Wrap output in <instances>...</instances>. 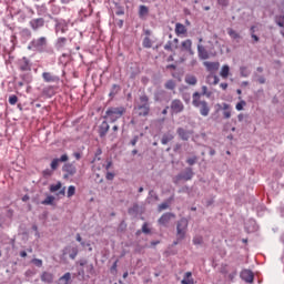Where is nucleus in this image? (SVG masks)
<instances>
[{
  "label": "nucleus",
  "instance_id": "f257e3e1",
  "mask_svg": "<svg viewBox=\"0 0 284 284\" xmlns=\"http://www.w3.org/2000/svg\"><path fill=\"white\" fill-rule=\"evenodd\" d=\"M28 50L39 54H54V49L48 44V38L43 36L32 39L28 44Z\"/></svg>",
  "mask_w": 284,
  "mask_h": 284
},
{
  "label": "nucleus",
  "instance_id": "f03ea898",
  "mask_svg": "<svg viewBox=\"0 0 284 284\" xmlns=\"http://www.w3.org/2000/svg\"><path fill=\"white\" fill-rule=\"evenodd\" d=\"M192 105L200 110L201 116H210V103L201 99V92L195 91L192 95Z\"/></svg>",
  "mask_w": 284,
  "mask_h": 284
},
{
  "label": "nucleus",
  "instance_id": "7ed1b4c3",
  "mask_svg": "<svg viewBox=\"0 0 284 284\" xmlns=\"http://www.w3.org/2000/svg\"><path fill=\"white\" fill-rule=\"evenodd\" d=\"M123 114H125L124 106H110L105 111L104 119H108L111 123H115V121H119Z\"/></svg>",
  "mask_w": 284,
  "mask_h": 284
},
{
  "label": "nucleus",
  "instance_id": "20e7f679",
  "mask_svg": "<svg viewBox=\"0 0 284 284\" xmlns=\"http://www.w3.org/2000/svg\"><path fill=\"white\" fill-rule=\"evenodd\" d=\"M187 225H190V221L186 217H182L176 223V241H183L185 235L187 234Z\"/></svg>",
  "mask_w": 284,
  "mask_h": 284
},
{
  "label": "nucleus",
  "instance_id": "39448f33",
  "mask_svg": "<svg viewBox=\"0 0 284 284\" xmlns=\"http://www.w3.org/2000/svg\"><path fill=\"white\" fill-rule=\"evenodd\" d=\"M62 254L60 255L61 261H67L68 256L71 261H74L79 256V246L67 245L62 248Z\"/></svg>",
  "mask_w": 284,
  "mask_h": 284
},
{
  "label": "nucleus",
  "instance_id": "423d86ee",
  "mask_svg": "<svg viewBox=\"0 0 284 284\" xmlns=\"http://www.w3.org/2000/svg\"><path fill=\"white\" fill-rule=\"evenodd\" d=\"M192 179H194V170L189 166L173 178V183L179 184L181 181H192Z\"/></svg>",
  "mask_w": 284,
  "mask_h": 284
},
{
  "label": "nucleus",
  "instance_id": "0eeeda50",
  "mask_svg": "<svg viewBox=\"0 0 284 284\" xmlns=\"http://www.w3.org/2000/svg\"><path fill=\"white\" fill-rule=\"evenodd\" d=\"M54 32L55 34H65L70 30V23L64 19H54Z\"/></svg>",
  "mask_w": 284,
  "mask_h": 284
},
{
  "label": "nucleus",
  "instance_id": "6e6552de",
  "mask_svg": "<svg viewBox=\"0 0 284 284\" xmlns=\"http://www.w3.org/2000/svg\"><path fill=\"white\" fill-rule=\"evenodd\" d=\"M170 110L172 114H181V112L185 110V105L183 104V101H181L180 99H174L173 101H171Z\"/></svg>",
  "mask_w": 284,
  "mask_h": 284
},
{
  "label": "nucleus",
  "instance_id": "1a4fd4ad",
  "mask_svg": "<svg viewBox=\"0 0 284 284\" xmlns=\"http://www.w3.org/2000/svg\"><path fill=\"white\" fill-rule=\"evenodd\" d=\"M45 26V19L43 18H33L29 21V27L31 28V30H33V32H39V30H41V28H44Z\"/></svg>",
  "mask_w": 284,
  "mask_h": 284
},
{
  "label": "nucleus",
  "instance_id": "9d476101",
  "mask_svg": "<svg viewBox=\"0 0 284 284\" xmlns=\"http://www.w3.org/2000/svg\"><path fill=\"white\" fill-rule=\"evenodd\" d=\"M176 134L181 141H190L191 136L194 134V130H187L180 126L176 129Z\"/></svg>",
  "mask_w": 284,
  "mask_h": 284
},
{
  "label": "nucleus",
  "instance_id": "9b49d317",
  "mask_svg": "<svg viewBox=\"0 0 284 284\" xmlns=\"http://www.w3.org/2000/svg\"><path fill=\"white\" fill-rule=\"evenodd\" d=\"M18 65L21 72H32V62H30V59H28L27 57L20 59Z\"/></svg>",
  "mask_w": 284,
  "mask_h": 284
},
{
  "label": "nucleus",
  "instance_id": "f8f14e48",
  "mask_svg": "<svg viewBox=\"0 0 284 284\" xmlns=\"http://www.w3.org/2000/svg\"><path fill=\"white\" fill-rule=\"evenodd\" d=\"M172 219H176V215L174 213H164L159 220L158 223L159 225H162L163 227H168V225H170V221H172Z\"/></svg>",
  "mask_w": 284,
  "mask_h": 284
},
{
  "label": "nucleus",
  "instance_id": "ddd939ff",
  "mask_svg": "<svg viewBox=\"0 0 284 284\" xmlns=\"http://www.w3.org/2000/svg\"><path fill=\"white\" fill-rule=\"evenodd\" d=\"M62 172H65L64 179H68V176H74V174H77V166L74 163H65L62 166Z\"/></svg>",
  "mask_w": 284,
  "mask_h": 284
},
{
  "label": "nucleus",
  "instance_id": "4468645a",
  "mask_svg": "<svg viewBox=\"0 0 284 284\" xmlns=\"http://www.w3.org/2000/svg\"><path fill=\"white\" fill-rule=\"evenodd\" d=\"M154 101L158 103H163V101H170V98L168 97V91L161 89L155 91L154 93Z\"/></svg>",
  "mask_w": 284,
  "mask_h": 284
},
{
  "label": "nucleus",
  "instance_id": "2eb2a0df",
  "mask_svg": "<svg viewBox=\"0 0 284 284\" xmlns=\"http://www.w3.org/2000/svg\"><path fill=\"white\" fill-rule=\"evenodd\" d=\"M69 159H70V158L68 156V154L61 155L60 159H59V158L53 159V160L51 161V164H50L51 170H52L53 172H54L55 170H59V163H65V162L69 161Z\"/></svg>",
  "mask_w": 284,
  "mask_h": 284
},
{
  "label": "nucleus",
  "instance_id": "dca6fc26",
  "mask_svg": "<svg viewBox=\"0 0 284 284\" xmlns=\"http://www.w3.org/2000/svg\"><path fill=\"white\" fill-rule=\"evenodd\" d=\"M240 276L242 281H245V283H254V273L250 270H243L240 273Z\"/></svg>",
  "mask_w": 284,
  "mask_h": 284
},
{
  "label": "nucleus",
  "instance_id": "f3484780",
  "mask_svg": "<svg viewBox=\"0 0 284 284\" xmlns=\"http://www.w3.org/2000/svg\"><path fill=\"white\" fill-rule=\"evenodd\" d=\"M42 79L45 83H59V77L54 75L52 72H43Z\"/></svg>",
  "mask_w": 284,
  "mask_h": 284
},
{
  "label": "nucleus",
  "instance_id": "a211bd4d",
  "mask_svg": "<svg viewBox=\"0 0 284 284\" xmlns=\"http://www.w3.org/2000/svg\"><path fill=\"white\" fill-rule=\"evenodd\" d=\"M42 283L52 284L54 283V274L48 271L42 272L40 275Z\"/></svg>",
  "mask_w": 284,
  "mask_h": 284
},
{
  "label": "nucleus",
  "instance_id": "6ab92c4d",
  "mask_svg": "<svg viewBox=\"0 0 284 284\" xmlns=\"http://www.w3.org/2000/svg\"><path fill=\"white\" fill-rule=\"evenodd\" d=\"M134 112L138 114V116H148V114H150V106H141L135 104Z\"/></svg>",
  "mask_w": 284,
  "mask_h": 284
},
{
  "label": "nucleus",
  "instance_id": "aec40b11",
  "mask_svg": "<svg viewBox=\"0 0 284 284\" xmlns=\"http://www.w3.org/2000/svg\"><path fill=\"white\" fill-rule=\"evenodd\" d=\"M68 45V38L65 37H59L55 40L54 47L58 50H65V47Z\"/></svg>",
  "mask_w": 284,
  "mask_h": 284
},
{
  "label": "nucleus",
  "instance_id": "412c9836",
  "mask_svg": "<svg viewBox=\"0 0 284 284\" xmlns=\"http://www.w3.org/2000/svg\"><path fill=\"white\" fill-rule=\"evenodd\" d=\"M197 54L202 61H205L210 59V53L207 52V49L203 44L197 45Z\"/></svg>",
  "mask_w": 284,
  "mask_h": 284
},
{
  "label": "nucleus",
  "instance_id": "4be33fe9",
  "mask_svg": "<svg viewBox=\"0 0 284 284\" xmlns=\"http://www.w3.org/2000/svg\"><path fill=\"white\" fill-rule=\"evenodd\" d=\"M108 132H110V124H108V121H103L99 126V136L103 139Z\"/></svg>",
  "mask_w": 284,
  "mask_h": 284
},
{
  "label": "nucleus",
  "instance_id": "5701e85b",
  "mask_svg": "<svg viewBox=\"0 0 284 284\" xmlns=\"http://www.w3.org/2000/svg\"><path fill=\"white\" fill-rule=\"evenodd\" d=\"M136 105H140L142 108H150V97L148 94L143 93L139 97V103Z\"/></svg>",
  "mask_w": 284,
  "mask_h": 284
},
{
  "label": "nucleus",
  "instance_id": "b1692460",
  "mask_svg": "<svg viewBox=\"0 0 284 284\" xmlns=\"http://www.w3.org/2000/svg\"><path fill=\"white\" fill-rule=\"evenodd\" d=\"M182 50L184 52H189V54L193 55L194 54V50H192V41L190 39L184 40L182 43Z\"/></svg>",
  "mask_w": 284,
  "mask_h": 284
},
{
  "label": "nucleus",
  "instance_id": "393cba45",
  "mask_svg": "<svg viewBox=\"0 0 284 284\" xmlns=\"http://www.w3.org/2000/svg\"><path fill=\"white\" fill-rule=\"evenodd\" d=\"M175 34H176V37H181V36L187 34V28L184 27L183 23L178 22V23L175 24Z\"/></svg>",
  "mask_w": 284,
  "mask_h": 284
},
{
  "label": "nucleus",
  "instance_id": "a878e982",
  "mask_svg": "<svg viewBox=\"0 0 284 284\" xmlns=\"http://www.w3.org/2000/svg\"><path fill=\"white\" fill-rule=\"evenodd\" d=\"M150 14V8L145 4H141L139 7V17L140 19H148V16Z\"/></svg>",
  "mask_w": 284,
  "mask_h": 284
},
{
  "label": "nucleus",
  "instance_id": "bb28decb",
  "mask_svg": "<svg viewBox=\"0 0 284 284\" xmlns=\"http://www.w3.org/2000/svg\"><path fill=\"white\" fill-rule=\"evenodd\" d=\"M170 141H174V134L171 131H168L162 135L161 143L162 145H168Z\"/></svg>",
  "mask_w": 284,
  "mask_h": 284
},
{
  "label": "nucleus",
  "instance_id": "cd10ccee",
  "mask_svg": "<svg viewBox=\"0 0 284 284\" xmlns=\"http://www.w3.org/2000/svg\"><path fill=\"white\" fill-rule=\"evenodd\" d=\"M204 65L206 67V69L210 72H216V70H219V68H221V64L219 62H204Z\"/></svg>",
  "mask_w": 284,
  "mask_h": 284
},
{
  "label": "nucleus",
  "instance_id": "c85d7f7f",
  "mask_svg": "<svg viewBox=\"0 0 284 284\" xmlns=\"http://www.w3.org/2000/svg\"><path fill=\"white\" fill-rule=\"evenodd\" d=\"M72 280V274L70 272L62 275L57 284H70V281Z\"/></svg>",
  "mask_w": 284,
  "mask_h": 284
},
{
  "label": "nucleus",
  "instance_id": "c756f323",
  "mask_svg": "<svg viewBox=\"0 0 284 284\" xmlns=\"http://www.w3.org/2000/svg\"><path fill=\"white\" fill-rule=\"evenodd\" d=\"M172 201H174V197H169L165 202L161 203L158 206V212H163V210H168L172 204Z\"/></svg>",
  "mask_w": 284,
  "mask_h": 284
},
{
  "label": "nucleus",
  "instance_id": "7c9ffc66",
  "mask_svg": "<svg viewBox=\"0 0 284 284\" xmlns=\"http://www.w3.org/2000/svg\"><path fill=\"white\" fill-rule=\"evenodd\" d=\"M220 81L221 79H219L217 75L210 74L206 77V83H209V85H219Z\"/></svg>",
  "mask_w": 284,
  "mask_h": 284
},
{
  "label": "nucleus",
  "instance_id": "2f4dec72",
  "mask_svg": "<svg viewBox=\"0 0 284 284\" xmlns=\"http://www.w3.org/2000/svg\"><path fill=\"white\" fill-rule=\"evenodd\" d=\"M181 284H194V278L192 277V272H186L184 274V277L181 281Z\"/></svg>",
  "mask_w": 284,
  "mask_h": 284
},
{
  "label": "nucleus",
  "instance_id": "473e14b6",
  "mask_svg": "<svg viewBox=\"0 0 284 284\" xmlns=\"http://www.w3.org/2000/svg\"><path fill=\"white\" fill-rule=\"evenodd\" d=\"M185 83H187V85H196V83H199V80L196 79L195 75L187 74L185 77Z\"/></svg>",
  "mask_w": 284,
  "mask_h": 284
},
{
  "label": "nucleus",
  "instance_id": "72a5a7b5",
  "mask_svg": "<svg viewBox=\"0 0 284 284\" xmlns=\"http://www.w3.org/2000/svg\"><path fill=\"white\" fill-rule=\"evenodd\" d=\"M20 36L22 37V39H32V31L28 28H23L20 31Z\"/></svg>",
  "mask_w": 284,
  "mask_h": 284
},
{
  "label": "nucleus",
  "instance_id": "f704fd0d",
  "mask_svg": "<svg viewBox=\"0 0 284 284\" xmlns=\"http://www.w3.org/2000/svg\"><path fill=\"white\" fill-rule=\"evenodd\" d=\"M240 74L241 77H243L244 79H247V77H250L252 74V71L250 70V68L247 67H241L240 68Z\"/></svg>",
  "mask_w": 284,
  "mask_h": 284
},
{
  "label": "nucleus",
  "instance_id": "c9c22d12",
  "mask_svg": "<svg viewBox=\"0 0 284 284\" xmlns=\"http://www.w3.org/2000/svg\"><path fill=\"white\" fill-rule=\"evenodd\" d=\"M119 92H121V85L113 84L109 93V97H111V99H114V95L118 94Z\"/></svg>",
  "mask_w": 284,
  "mask_h": 284
},
{
  "label": "nucleus",
  "instance_id": "e433bc0d",
  "mask_svg": "<svg viewBox=\"0 0 284 284\" xmlns=\"http://www.w3.org/2000/svg\"><path fill=\"white\" fill-rule=\"evenodd\" d=\"M220 74L222 79H227L230 77V65H223Z\"/></svg>",
  "mask_w": 284,
  "mask_h": 284
},
{
  "label": "nucleus",
  "instance_id": "4c0bfd02",
  "mask_svg": "<svg viewBox=\"0 0 284 284\" xmlns=\"http://www.w3.org/2000/svg\"><path fill=\"white\" fill-rule=\"evenodd\" d=\"M41 205H54V195H48L42 202Z\"/></svg>",
  "mask_w": 284,
  "mask_h": 284
},
{
  "label": "nucleus",
  "instance_id": "58836bf2",
  "mask_svg": "<svg viewBox=\"0 0 284 284\" xmlns=\"http://www.w3.org/2000/svg\"><path fill=\"white\" fill-rule=\"evenodd\" d=\"M50 12L51 14H53L54 17H57V14H61V7L52 3L51 8H50Z\"/></svg>",
  "mask_w": 284,
  "mask_h": 284
},
{
  "label": "nucleus",
  "instance_id": "ea45409f",
  "mask_svg": "<svg viewBox=\"0 0 284 284\" xmlns=\"http://www.w3.org/2000/svg\"><path fill=\"white\" fill-rule=\"evenodd\" d=\"M253 81H256L257 83H260L261 85L265 84V77L263 75H258L257 73L253 74Z\"/></svg>",
  "mask_w": 284,
  "mask_h": 284
},
{
  "label": "nucleus",
  "instance_id": "a19ab883",
  "mask_svg": "<svg viewBox=\"0 0 284 284\" xmlns=\"http://www.w3.org/2000/svg\"><path fill=\"white\" fill-rule=\"evenodd\" d=\"M20 79H22L24 83H32V73L20 74Z\"/></svg>",
  "mask_w": 284,
  "mask_h": 284
},
{
  "label": "nucleus",
  "instance_id": "79ce46f5",
  "mask_svg": "<svg viewBox=\"0 0 284 284\" xmlns=\"http://www.w3.org/2000/svg\"><path fill=\"white\" fill-rule=\"evenodd\" d=\"M164 88L166 90H174L176 88V82H174V80H168L165 83H164Z\"/></svg>",
  "mask_w": 284,
  "mask_h": 284
},
{
  "label": "nucleus",
  "instance_id": "37998d69",
  "mask_svg": "<svg viewBox=\"0 0 284 284\" xmlns=\"http://www.w3.org/2000/svg\"><path fill=\"white\" fill-rule=\"evenodd\" d=\"M227 34L231 37V39H241V34H239V32L234 31L232 28L227 29Z\"/></svg>",
  "mask_w": 284,
  "mask_h": 284
},
{
  "label": "nucleus",
  "instance_id": "c03bdc74",
  "mask_svg": "<svg viewBox=\"0 0 284 284\" xmlns=\"http://www.w3.org/2000/svg\"><path fill=\"white\" fill-rule=\"evenodd\" d=\"M200 94L201 97H206V99H210L212 97V91L207 90L206 85H203Z\"/></svg>",
  "mask_w": 284,
  "mask_h": 284
},
{
  "label": "nucleus",
  "instance_id": "a18cd8bd",
  "mask_svg": "<svg viewBox=\"0 0 284 284\" xmlns=\"http://www.w3.org/2000/svg\"><path fill=\"white\" fill-rule=\"evenodd\" d=\"M77 194V187L74 185H70L67 192L68 199H72Z\"/></svg>",
  "mask_w": 284,
  "mask_h": 284
},
{
  "label": "nucleus",
  "instance_id": "49530a36",
  "mask_svg": "<svg viewBox=\"0 0 284 284\" xmlns=\"http://www.w3.org/2000/svg\"><path fill=\"white\" fill-rule=\"evenodd\" d=\"M142 45L143 48H152V39H150V37H145L142 41Z\"/></svg>",
  "mask_w": 284,
  "mask_h": 284
},
{
  "label": "nucleus",
  "instance_id": "de8ad7c7",
  "mask_svg": "<svg viewBox=\"0 0 284 284\" xmlns=\"http://www.w3.org/2000/svg\"><path fill=\"white\" fill-rule=\"evenodd\" d=\"M43 94H45V97H54V88L48 87L43 89Z\"/></svg>",
  "mask_w": 284,
  "mask_h": 284
},
{
  "label": "nucleus",
  "instance_id": "09e8293b",
  "mask_svg": "<svg viewBox=\"0 0 284 284\" xmlns=\"http://www.w3.org/2000/svg\"><path fill=\"white\" fill-rule=\"evenodd\" d=\"M61 187H62L61 182H58L57 184H51L49 190H50V192H59V190H61Z\"/></svg>",
  "mask_w": 284,
  "mask_h": 284
},
{
  "label": "nucleus",
  "instance_id": "8fccbe9b",
  "mask_svg": "<svg viewBox=\"0 0 284 284\" xmlns=\"http://www.w3.org/2000/svg\"><path fill=\"white\" fill-rule=\"evenodd\" d=\"M275 23H276V26H278L280 28H284V19H283V16H276V17H275Z\"/></svg>",
  "mask_w": 284,
  "mask_h": 284
},
{
  "label": "nucleus",
  "instance_id": "3c124183",
  "mask_svg": "<svg viewBox=\"0 0 284 284\" xmlns=\"http://www.w3.org/2000/svg\"><path fill=\"white\" fill-rule=\"evenodd\" d=\"M101 154H103V151L101 150V148H98L95 151L93 162L101 161Z\"/></svg>",
  "mask_w": 284,
  "mask_h": 284
},
{
  "label": "nucleus",
  "instance_id": "603ef678",
  "mask_svg": "<svg viewBox=\"0 0 284 284\" xmlns=\"http://www.w3.org/2000/svg\"><path fill=\"white\" fill-rule=\"evenodd\" d=\"M199 161V158L196 155L189 158L186 160L187 165H196V162Z\"/></svg>",
  "mask_w": 284,
  "mask_h": 284
},
{
  "label": "nucleus",
  "instance_id": "864d4df0",
  "mask_svg": "<svg viewBox=\"0 0 284 284\" xmlns=\"http://www.w3.org/2000/svg\"><path fill=\"white\" fill-rule=\"evenodd\" d=\"M116 267H119V260H115V262L112 264L110 268L111 274L116 275V272H118Z\"/></svg>",
  "mask_w": 284,
  "mask_h": 284
},
{
  "label": "nucleus",
  "instance_id": "5fc2aeb1",
  "mask_svg": "<svg viewBox=\"0 0 284 284\" xmlns=\"http://www.w3.org/2000/svg\"><path fill=\"white\" fill-rule=\"evenodd\" d=\"M44 179H50V176H52V174H54V171L51 169H45L43 172H42Z\"/></svg>",
  "mask_w": 284,
  "mask_h": 284
},
{
  "label": "nucleus",
  "instance_id": "6e6d98bb",
  "mask_svg": "<svg viewBox=\"0 0 284 284\" xmlns=\"http://www.w3.org/2000/svg\"><path fill=\"white\" fill-rule=\"evenodd\" d=\"M245 105H247V102H245V100H242V101H240L237 104H236V110L239 111V112H241V110H243V108H245Z\"/></svg>",
  "mask_w": 284,
  "mask_h": 284
},
{
  "label": "nucleus",
  "instance_id": "4d7b16f0",
  "mask_svg": "<svg viewBox=\"0 0 284 284\" xmlns=\"http://www.w3.org/2000/svg\"><path fill=\"white\" fill-rule=\"evenodd\" d=\"M19 101V98L17 95H10L9 97V103L10 105H17V102Z\"/></svg>",
  "mask_w": 284,
  "mask_h": 284
},
{
  "label": "nucleus",
  "instance_id": "13d9d810",
  "mask_svg": "<svg viewBox=\"0 0 284 284\" xmlns=\"http://www.w3.org/2000/svg\"><path fill=\"white\" fill-rule=\"evenodd\" d=\"M217 6H221L222 8H227V6H230V0H217Z\"/></svg>",
  "mask_w": 284,
  "mask_h": 284
},
{
  "label": "nucleus",
  "instance_id": "bf43d9fd",
  "mask_svg": "<svg viewBox=\"0 0 284 284\" xmlns=\"http://www.w3.org/2000/svg\"><path fill=\"white\" fill-rule=\"evenodd\" d=\"M115 14L118 17H121V16L125 14V9H123V7H118L116 10H115Z\"/></svg>",
  "mask_w": 284,
  "mask_h": 284
},
{
  "label": "nucleus",
  "instance_id": "052dcab7",
  "mask_svg": "<svg viewBox=\"0 0 284 284\" xmlns=\"http://www.w3.org/2000/svg\"><path fill=\"white\" fill-rule=\"evenodd\" d=\"M32 263L37 266V267H42L43 266V261L39 260V258H33Z\"/></svg>",
  "mask_w": 284,
  "mask_h": 284
},
{
  "label": "nucleus",
  "instance_id": "680f3d73",
  "mask_svg": "<svg viewBox=\"0 0 284 284\" xmlns=\"http://www.w3.org/2000/svg\"><path fill=\"white\" fill-rule=\"evenodd\" d=\"M142 232L143 234H150L152 231L150 230V227H148V223H144L142 225Z\"/></svg>",
  "mask_w": 284,
  "mask_h": 284
},
{
  "label": "nucleus",
  "instance_id": "e2e57ef3",
  "mask_svg": "<svg viewBox=\"0 0 284 284\" xmlns=\"http://www.w3.org/2000/svg\"><path fill=\"white\" fill-rule=\"evenodd\" d=\"M223 116H224L225 119H231V116H232V109H229V110H226V111H223Z\"/></svg>",
  "mask_w": 284,
  "mask_h": 284
},
{
  "label": "nucleus",
  "instance_id": "0e129e2a",
  "mask_svg": "<svg viewBox=\"0 0 284 284\" xmlns=\"http://www.w3.org/2000/svg\"><path fill=\"white\" fill-rule=\"evenodd\" d=\"M164 50L168 52H172V41H168L166 44L164 45Z\"/></svg>",
  "mask_w": 284,
  "mask_h": 284
},
{
  "label": "nucleus",
  "instance_id": "69168bd1",
  "mask_svg": "<svg viewBox=\"0 0 284 284\" xmlns=\"http://www.w3.org/2000/svg\"><path fill=\"white\" fill-rule=\"evenodd\" d=\"M182 99L185 103H190V100H191L190 93H183Z\"/></svg>",
  "mask_w": 284,
  "mask_h": 284
},
{
  "label": "nucleus",
  "instance_id": "338daca9",
  "mask_svg": "<svg viewBox=\"0 0 284 284\" xmlns=\"http://www.w3.org/2000/svg\"><path fill=\"white\" fill-rule=\"evenodd\" d=\"M193 243L194 245H201L203 243V237H194Z\"/></svg>",
  "mask_w": 284,
  "mask_h": 284
},
{
  "label": "nucleus",
  "instance_id": "774afa93",
  "mask_svg": "<svg viewBox=\"0 0 284 284\" xmlns=\"http://www.w3.org/2000/svg\"><path fill=\"white\" fill-rule=\"evenodd\" d=\"M105 179H106V181H114V173L106 172Z\"/></svg>",
  "mask_w": 284,
  "mask_h": 284
}]
</instances>
